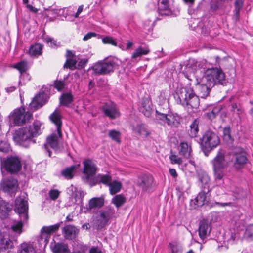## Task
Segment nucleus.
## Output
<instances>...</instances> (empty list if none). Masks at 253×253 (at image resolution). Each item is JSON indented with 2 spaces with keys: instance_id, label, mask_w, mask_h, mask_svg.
<instances>
[{
  "instance_id": "f257e3e1",
  "label": "nucleus",
  "mask_w": 253,
  "mask_h": 253,
  "mask_svg": "<svg viewBox=\"0 0 253 253\" xmlns=\"http://www.w3.org/2000/svg\"><path fill=\"white\" fill-rule=\"evenodd\" d=\"M41 125L40 121H35L32 125L29 127L19 128L13 134V140L21 146L28 147L31 143H36L33 138L42 133Z\"/></svg>"
},
{
  "instance_id": "f03ea898",
  "label": "nucleus",
  "mask_w": 253,
  "mask_h": 253,
  "mask_svg": "<svg viewBox=\"0 0 253 253\" xmlns=\"http://www.w3.org/2000/svg\"><path fill=\"white\" fill-rule=\"evenodd\" d=\"M173 95L176 102L184 107L196 109L199 106V96L196 94L191 84L177 89Z\"/></svg>"
},
{
  "instance_id": "7ed1b4c3",
  "label": "nucleus",
  "mask_w": 253,
  "mask_h": 253,
  "mask_svg": "<svg viewBox=\"0 0 253 253\" xmlns=\"http://www.w3.org/2000/svg\"><path fill=\"white\" fill-rule=\"evenodd\" d=\"M214 62L211 63L212 67L206 70L205 74L203 76V80H207L211 84V85L214 86L215 84L224 85L226 84V79L224 73L221 68L222 59L218 56L213 57Z\"/></svg>"
},
{
  "instance_id": "20e7f679",
  "label": "nucleus",
  "mask_w": 253,
  "mask_h": 253,
  "mask_svg": "<svg viewBox=\"0 0 253 253\" xmlns=\"http://www.w3.org/2000/svg\"><path fill=\"white\" fill-rule=\"evenodd\" d=\"M121 61L115 57H107L94 64L91 68L96 74L106 75L113 72L114 69L118 67Z\"/></svg>"
},
{
  "instance_id": "39448f33",
  "label": "nucleus",
  "mask_w": 253,
  "mask_h": 253,
  "mask_svg": "<svg viewBox=\"0 0 253 253\" xmlns=\"http://www.w3.org/2000/svg\"><path fill=\"white\" fill-rule=\"evenodd\" d=\"M199 143L204 153L209 152L219 145L220 139L214 131L208 130L206 131L202 137L200 138Z\"/></svg>"
},
{
  "instance_id": "423d86ee",
  "label": "nucleus",
  "mask_w": 253,
  "mask_h": 253,
  "mask_svg": "<svg viewBox=\"0 0 253 253\" xmlns=\"http://www.w3.org/2000/svg\"><path fill=\"white\" fill-rule=\"evenodd\" d=\"M32 117V113L26 111L23 106L15 109L9 115L10 121L15 126H22L26 124Z\"/></svg>"
},
{
  "instance_id": "0eeeda50",
  "label": "nucleus",
  "mask_w": 253,
  "mask_h": 253,
  "mask_svg": "<svg viewBox=\"0 0 253 253\" xmlns=\"http://www.w3.org/2000/svg\"><path fill=\"white\" fill-rule=\"evenodd\" d=\"M83 164L84 166L82 171L83 176L82 177V179L84 183L89 185L96 176L98 168L94 162L90 159L84 161Z\"/></svg>"
},
{
  "instance_id": "6e6552de",
  "label": "nucleus",
  "mask_w": 253,
  "mask_h": 253,
  "mask_svg": "<svg viewBox=\"0 0 253 253\" xmlns=\"http://www.w3.org/2000/svg\"><path fill=\"white\" fill-rule=\"evenodd\" d=\"M28 202L26 197L24 195L17 197L15 200L14 211L18 214L20 218L28 220Z\"/></svg>"
},
{
  "instance_id": "1a4fd4ad",
  "label": "nucleus",
  "mask_w": 253,
  "mask_h": 253,
  "mask_svg": "<svg viewBox=\"0 0 253 253\" xmlns=\"http://www.w3.org/2000/svg\"><path fill=\"white\" fill-rule=\"evenodd\" d=\"M233 153L232 162L233 166L236 169L239 170L244 167L248 162V159L244 149L241 147L235 148Z\"/></svg>"
},
{
  "instance_id": "9d476101",
  "label": "nucleus",
  "mask_w": 253,
  "mask_h": 253,
  "mask_svg": "<svg viewBox=\"0 0 253 253\" xmlns=\"http://www.w3.org/2000/svg\"><path fill=\"white\" fill-rule=\"evenodd\" d=\"M210 68L206 60L202 59L200 61H197L194 59H189L186 64L185 68L186 71L189 73H194L199 70L201 72H203L205 74L206 70Z\"/></svg>"
},
{
  "instance_id": "9b49d317",
  "label": "nucleus",
  "mask_w": 253,
  "mask_h": 253,
  "mask_svg": "<svg viewBox=\"0 0 253 253\" xmlns=\"http://www.w3.org/2000/svg\"><path fill=\"white\" fill-rule=\"evenodd\" d=\"M137 185L143 191H149L154 187L156 182L154 177L150 173H142L138 178Z\"/></svg>"
},
{
  "instance_id": "f8f14e48",
  "label": "nucleus",
  "mask_w": 253,
  "mask_h": 253,
  "mask_svg": "<svg viewBox=\"0 0 253 253\" xmlns=\"http://www.w3.org/2000/svg\"><path fill=\"white\" fill-rule=\"evenodd\" d=\"M60 226V224L58 223L53 225L44 226L42 228V234L40 238L38 239V242L40 244H43V248H45L47 244L48 238L50 237V235L57 231Z\"/></svg>"
},
{
  "instance_id": "ddd939ff",
  "label": "nucleus",
  "mask_w": 253,
  "mask_h": 253,
  "mask_svg": "<svg viewBox=\"0 0 253 253\" xmlns=\"http://www.w3.org/2000/svg\"><path fill=\"white\" fill-rule=\"evenodd\" d=\"M2 190L13 196L15 195L17 188V181L12 177L4 179L0 183Z\"/></svg>"
},
{
  "instance_id": "4468645a",
  "label": "nucleus",
  "mask_w": 253,
  "mask_h": 253,
  "mask_svg": "<svg viewBox=\"0 0 253 253\" xmlns=\"http://www.w3.org/2000/svg\"><path fill=\"white\" fill-rule=\"evenodd\" d=\"M4 167L7 171L11 173H16L21 170L22 165L19 158L10 157L5 161Z\"/></svg>"
},
{
  "instance_id": "2eb2a0df",
  "label": "nucleus",
  "mask_w": 253,
  "mask_h": 253,
  "mask_svg": "<svg viewBox=\"0 0 253 253\" xmlns=\"http://www.w3.org/2000/svg\"><path fill=\"white\" fill-rule=\"evenodd\" d=\"M102 110L105 115L111 120L119 118L121 115L116 105L113 102L105 103L102 107Z\"/></svg>"
},
{
  "instance_id": "dca6fc26",
  "label": "nucleus",
  "mask_w": 253,
  "mask_h": 253,
  "mask_svg": "<svg viewBox=\"0 0 253 253\" xmlns=\"http://www.w3.org/2000/svg\"><path fill=\"white\" fill-rule=\"evenodd\" d=\"M60 138L58 134L56 135L54 133L47 137L46 142L44 144L43 147L45 152L48 154L49 157L51 156V151L48 147H50L54 150H58L59 148V139Z\"/></svg>"
},
{
  "instance_id": "f3484780",
  "label": "nucleus",
  "mask_w": 253,
  "mask_h": 253,
  "mask_svg": "<svg viewBox=\"0 0 253 253\" xmlns=\"http://www.w3.org/2000/svg\"><path fill=\"white\" fill-rule=\"evenodd\" d=\"M213 86V85H211V84L206 80H204L202 76L197 84V88L201 97L205 98L208 96L211 88Z\"/></svg>"
},
{
  "instance_id": "a211bd4d",
  "label": "nucleus",
  "mask_w": 253,
  "mask_h": 253,
  "mask_svg": "<svg viewBox=\"0 0 253 253\" xmlns=\"http://www.w3.org/2000/svg\"><path fill=\"white\" fill-rule=\"evenodd\" d=\"M79 230L75 226L67 225L62 229L64 237L68 240H74L78 235Z\"/></svg>"
},
{
  "instance_id": "6ab92c4d",
  "label": "nucleus",
  "mask_w": 253,
  "mask_h": 253,
  "mask_svg": "<svg viewBox=\"0 0 253 253\" xmlns=\"http://www.w3.org/2000/svg\"><path fill=\"white\" fill-rule=\"evenodd\" d=\"M112 177L109 173L105 174H98L94 178L93 180L90 183L89 186L90 187H92L101 183L105 185L108 186L110 182L112 181Z\"/></svg>"
},
{
  "instance_id": "aec40b11",
  "label": "nucleus",
  "mask_w": 253,
  "mask_h": 253,
  "mask_svg": "<svg viewBox=\"0 0 253 253\" xmlns=\"http://www.w3.org/2000/svg\"><path fill=\"white\" fill-rule=\"evenodd\" d=\"M152 102L148 98H142L139 107V111L147 117L151 116L152 112Z\"/></svg>"
},
{
  "instance_id": "412c9836",
  "label": "nucleus",
  "mask_w": 253,
  "mask_h": 253,
  "mask_svg": "<svg viewBox=\"0 0 253 253\" xmlns=\"http://www.w3.org/2000/svg\"><path fill=\"white\" fill-rule=\"evenodd\" d=\"M49 118L50 121L56 125L57 133L59 137H62L61 126L62 122L60 113L56 110L50 115Z\"/></svg>"
},
{
  "instance_id": "4be33fe9",
  "label": "nucleus",
  "mask_w": 253,
  "mask_h": 253,
  "mask_svg": "<svg viewBox=\"0 0 253 253\" xmlns=\"http://www.w3.org/2000/svg\"><path fill=\"white\" fill-rule=\"evenodd\" d=\"M211 164L212 168H226L227 166L224 155L220 152L212 160Z\"/></svg>"
},
{
  "instance_id": "5701e85b",
  "label": "nucleus",
  "mask_w": 253,
  "mask_h": 253,
  "mask_svg": "<svg viewBox=\"0 0 253 253\" xmlns=\"http://www.w3.org/2000/svg\"><path fill=\"white\" fill-rule=\"evenodd\" d=\"M181 118L176 113H168L165 122L168 126L171 127H178L180 124Z\"/></svg>"
},
{
  "instance_id": "b1692460",
  "label": "nucleus",
  "mask_w": 253,
  "mask_h": 253,
  "mask_svg": "<svg viewBox=\"0 0 253 253\" xmlns=\"http://www.w3.org/2000/svg\"><path fill=\"white\" fill-rule=\"evenodd\" d=\"M210 192L209 189L207 190H202L200 192L195 199L196 203L195 204L197 207H201L205 204H207L209 202V198L207 194Z\"/></svg>"
},
{
  "instance_id": "393cba45",
  "label": "nucleus",
  "mask_w": 253,
  "mask_h": 253,
  "mask_svg": "<svg viewBox=\"0 0 253 253\" xmlns=\"http://www.w3.org/2000/svg\"><path fill=\"white\" fill-rule=\"evenodd\" d=\"M22 219L20 218V220L15 221L12 224L9 229V232L13 233L14 236H16L20 235L22 232L24 224L27 221V220Z\"/></svg>"
},
{
  "instance_id": "a878e982",
  "label": "nucleus",
  "mask_w": 253,
  "mask_h": 253,
  "mask_svg": "<svg viewBox=\"0 0 253 253\" xmlns=\"http://www.w3.org/2000/svg\"><path fill=\"white\" fill-rule=\"evenodd\" d=\"M158 12L161 15H169L171 11L169 8V0H159Z\"/></svg>"
},
{
  "instance_id": "bb28decb",
  "label": "nucleus",
  "mask_w": 253,
  "mask_h": 253,
  "mask_svg": "<svg viewBox=\"0 0 253 253\" xmlns=\"http://www.w3.org/2000/svg\"><path fill=\"white\" fill-rule=\"evenodd\" d=\"M208 221L203 220L200 221L199 227V235L200 238L204 240L210 233L211 229H209Z\"/></svg>"
},
{
  "instance_id": "cd10ccee",
  "label": "nucleus",
  "mask_w": 253,
  "mask_h": 253,
  "mask_svg": "<svg viewBox=\"0 0 253 253\" xmlns=\"http://www.w3.org/2000/svg\"><path fill=\"white\" fill-rule=\"evenodd\" d=\"M150 52V50L148 45L139 46L136 48L134 53L131 55V59L135 60L137 58L141 57L143 55H146Z\"/></svg>"
},
{
  "instance_id": "c85d7f7f",
  "label": "nucleus",
  "mask_w": 253,
  "mask_h": 253,
  "mask_svg": "<svg viewBox=\"0 0 253 253\" xmlns=\"http://www.w3.org/2000/svg\"><path fill=\"white\" fill-rule=\"evenodd\" d=\"M104 203V199L103 197H94L91 198L88 203V209H99L103 206Z\"/></svg>"
},
{
  "instance_id": "c756f323",
  "label": "nucleus",
  "mask_w": 253,
  "mask_h": 253,
  "mask_svg": "<svg viewBox=\"0 0 253 253\" xmlns=\"http://www.w3.org/2000/svg\"><path fill=\"white\" fill-rule=\"evenodd\" d=\"M191 148L187 143L181 142L179 146V153L185 158H190L191 156Z\"/></svg>"
},
{
  "instance_id": "7c9ffc66",
  "label": "nucleus",
  "mask_w": 253,
  "mask_h": 253,
  "mask_svg": "<svg viewBox=\"0 0 253 253\" xmlns=\"http://www.w3.org/2000/svg\"><path fill=\"white\" fill-rule=\"evenodd\" d=\"M52 250L53 253H70L67 244L63 243H55Z\"/></svg>"
},
{
  "instance_id": "2f4dec72",
  "label": "nucleus",
  "mask_w": 253,
  "mask_h": 253,
  "mask_svg": "<svg viewBox=\"0 0 253 253\" xmlns=\"http://www.w3.org/2000/svg\"><path fill=\"white\" fill-rule=\"evenodd\" d=\"M13 247V243L12 241L9 239L4 238V235L0 230V249L6 250L11 249Z\"/></svg>"
},
{
  "instance_id": "473e14b6",
  "label": "nucleus",
  "mask_w": 253,
  "mask_h": 253,
  "mask_svg": "<svg viewBox=\"0 0 253 253\" xmlns=\"http://www.w3.org/2000/svg\"><path fill=\"white\" fill-rule=\"evenodd\" d=\"M244 4L243 0H236L234 2V15L233 19L236 22L240 20V12L241 9L242 8Z\"/></svg>"
},
{
  "instance_id": "72a5a7b5",
  "label": "nucleus",
  "mask_w": 253,
  "mask_h": 253,
  "mask_svg": "<svg viewBox=\"0 0 253 253\" xmlns=\"http://www.w3.org/2000/svg\"><path fill=\"white\" fill-rule=\"evenodd\" d=\"M59 100L62 105L68 107L73 101V95L71 92L63 93Z\"/></svg>"
},
{
  "instance_id": "f704fd0d",
  "label": "nucleus",
  "mask_w": 253,
  "mask_h": 253,
  "mask_svg": "<svg viewBox=\"0 0 253 253\" xmlns=\"http://www.w3.org/2000/svg\"><path fill=\"white\" fill-rule=\"evenodd\" d=\"M115 211L113 207L110 206L106 207L104 210H101L99 213L103 216L106 218L108 221L112 218L115 214Z\"/></svg>"
},
{
  "instance_id": "c9c22d12",
  "label": "nucleus",
  "mask_w": 253,
  "mask_h": 253,
  "mask_svg": "<svg viewBox=\"0 0 253 253\" xmlns=\"http://www.w3.org/2000/svg\"><path fill=\"white\" fill-rule=\"evenodd\" d=\"M199 122L195 119L190 125V129L188 130V134L190 137L195 138L197 137L198 132Z\"/></svg>"
},
{
  "instance_id": "e433bc0d",
  "label": "nucleus",
  "mask_w": 253,
  "mask_h": 253,
  "mask_svg": "<svg viewBox=\"0 0 253 253\" xmlns=\"http://www.w3.org/2000/svg\"><path fill=\"white\" fill-rule=\"evenodd\" d=\"M122 183L117 180L111 181L108 186L109 187L110 194L112 195L119 192L122 188Z\"/></svg>"
},
{
  "instance_id": "4c0bfd02",
  "label": "nucleus",
  "mask_w": 253,
  "mask_h": 253,
  "mask_svg": "<svg viewBox=\"0 0 253 253\" xmlns=\"http://www.w3.org/2000/svg\"><path fill=\"white\" fill-rule=\"evenodd\" d=\"M126 201V197L122 194H118L115 195L111 200V203L113 204L116 208H119L121 207Z\"/></svg>"
},
{
  "instance_id": "58836bf2",
  "label": "nucleus",
  "mask_w": 253,
  "mask_h": 253,
  "mask_svg": "<svg viewBox=\"0 0 253 253\" xmlns=\"http://www.w3.org/2000/svg\"><path fill=\"white\" fill-rule=\"evenodd\" d=\"M76 168L77 167L75 165L66 168L62 171L61 175L66 179H71L73 178V172Z\"/></svg>"
},
{
  "instance_id": "ea45409f",
  "label": "nucleus",
  "mask_w": 253,
  "mask_h": 253,
  "mask_svg": "<svg viewBox=\"0 0 253 253\" xmlns=\"http://www.w3.org/2000/svg\"><path fill=\"white\" fill-rule=\"evenodd\" d=\"M226 168H213L215 180L218 181L223 180L226 174L225 169Z\"/></svg>"
},
{
  "instance_id": "a19ab883",
  "label": "nucleus",
  "mask_w": 253,
  "mask_h": 253,
  "mask_svg": "<svg viewBox=\"0 0 253 253\" xmlns=\"http://www.w3.org/2000/svg\"><path fill=\"white\" fill-rule=\"evenodd\" d=\"M42 46L39 43H36L30 46L29 53L31 56H36L40 55L42 53Z\"/></svg>"
},
{
  "instance_id": "79ce46f5",
  "label": "nucleus",
  "mask_w": 253,
  "mask_h": 253,
  "mask_svg": "<svg viewBox=\"0 0 253 253\" xmlns=\"http://www.w3.org/2000/svg\"><path fill=\"white\" fill-rule=\"evenodd\" d=\"M109 221L103 216L99 213V215L97 216L96 220L95 221V225L98 229H100L104 227L108 224Z\"/></svg>"
},
{
  "instance_id": "37998d69",
  "label": "nucleus",
  "mask_w": 253,
  "mask_h": 253,
  "mask_svg": "<svg viewBox=\"0 0 253 253\" xmlns=\"http://www.w3.org/2000/svg\"><path fill=\"white\" fill-rule=\"evenodd\" d=\"M13 68L17 69L22 74L28 69V62L25 60L21 61L14 64Z\"/></svg>"
},
{
  "instance_id": "c03bdc74",
  "label": "nucleus",
  "mask_w": 253,
  "mask_h": 253,
  "mask_svg": "<svg viewBox=\"0 0 253 253\" xmlns=\"http://www.w3.org/2000/svg\"><path fill=\"white\" fill-rule=\"evenodd\" d=\"M134 131L139 135L146 136L149 134L147 126L144 124H138L135 128Z\"/></svg>"
},
{
  "instance_id": "a18cd8bd",
  "label": "nucleus",
  "mask_w": 253,
  "mask_h": 253,
  "mask_svg": "<svg viewBox=\"0 0 253 253\" xmlns=\"http://www.w3.org/2000/svg\"><path fill=\"white\" fill-rule=\"evenodd\" d=\"M222 137L223 139L227 142H232L233 139L231 135V128L229 126H226L223 128Z\"/></svg>"
},
{
  "instance_id": "49530a36",
  "label": "nucleus",
  "mask_w": 253,
  "mask_h": 253,
  "mask_svg": "<svg viewBox=\"0 0 253 253\" xmlns=\"http://www.w3.org/2000/svg\"><path fill=\"white\" fill-rule=\"evenodd\" d=\"M21 250L20 253H35L33 246L29 243H23L21 245Z\"/></svg>"
},
{
  "instance_id": "de8ad7c7",
  "label": "nucleus",
  "mask_w": 253,
  "mask_h": 253,
  "mask_svg": "<svg viewBox=\"0 0 253 253\" xmlns=\"http://www.w3.org/2000/svg\"><path fill=\"white\" fill-rule=\"evenodd\" d=\"M108 135L113 140L117 142L118 143L121 142L120 139L121 133L119 131L116 130H111L108 133Z\"/></svg>"
},
{
  "instance_id": "09e8293b",
  "label": "nucleus",
  "mask_w": 253,
  "mask_h": 253,
  "mask_svg": "<svg viewBox=\"0 0 253 253\" xmlns=\"http://www.w3.org/2000/svg\"><path fill=\"white\" fill-rule=\"evenodd\" d=\"M44 41L52 47L60 46V42H58L56 40L51 37H46L44 38Z\"/></svg>"
},
{
  "instance_id": "8fccbe9b",
  "label": "nucleus",
  "mask_w": 253,
  "mask_h": 253,
  "mask_svg": "<svg viewBox=\"0 0 253 253\" xmlns=\"http://www.w3.org/2000/svg\"><path fill=\"white\" fill-rule=\"evenodd\" d=\"M41 107H42L41 103H39L38 100H36L35 97L33 99L29 104V108L32 111L36 110Z\"/></svg>"
},
{
  "instance_id": "3c124183",
  "label": "nucleus",
  "mask_w": 253,
  "mask_h": 253,
  "mask_svg": "<svg viewBox=\"0 0 253 253\" xmlns=\"http://www.w3.org/2000/svg\"><path fill=\"white\" fill-rule=\"evenodd\" d=\"M220 111V109L219 108L214 107L213 108L211 111L207 113V116L209 119L212 120L217 116Z\"/></svg>"
},
{
  "instance_id": "603ef678",
  "label": "nucleus",
  "mask_w": 253,
  "mask_h": 253,
  "mask_svg": "<svg viewBox=\"0 0 253 253\" xmlns=\"http://www.w3.org/2000/svg\"><path fill=\"white\" fill-rule=\"evenodd\" d=\"M102 42L104 44H109L114 46H117L116 41L111 37L106 36L102 39Z\"/></svg>"
},
{
  "instance_id": "864d4df0",
  "label": "nucleus",
  "mask_w": 253,
  "mask_h": 253,
  "mask_svg": "<svg viewBox=\"0 0 253 253\" xmlns=\"http://www.w3.org/2000/svg\"><path fill=\"white\" fill-rule=\"evenodd\" d=\"M35 97L36 98V100H38L39 103H41L42 106L47 101V96L43 93L36 95Z\"/></svg>"
},
{
  "instance_id": "5fc2aeb1",
  "label": "nucleus",
  "mask_w": 253,
  "mask_h": 253,
  "mask_svg": "<svg viewBox=\"0 0 253 253\" xmlns=\"http://www.w3.org/2000/svg\"><path fill=\"white\" fill-rule=\"evenodd\" d=\"M10 150V145L6 141H1L0 142V152L7 153Z\"/></svg>"
},
{
  "instance_id": "6e6d98bb",
  "label": "nucleus",
  "mask_w": 253,
  "mask_h": 253,
  "mask_svg": "<svg viewBox=\"0 0 253 253\" xmlns=\"http://www.w3.org/2000/svg\"><path fill=\"white\" fill-rule=\"evenodd\" d=\"M77 63V61L76 60L69 58L67 59L66 63L64 64V66L70 69L77 68V67H76Z\"/></svg>"
},
{
  "instance_id": "4d7b16f0",
  "label": "nucleus",
  "mask_w": 253,
  "mask_h": 253,
  "mask_svg": "<svg viewBox=\"0 0 253 253\" xmlns=\"http://www.w3.org/2000/svg\"><path fill=\"white\" fill-rule=\"evenodd\" d=\"M155 112L157 119L161 121L162 123L165 124L168 114L161 113L157 110H156Z\"/></svg>"
},
{
  "instance_id": "13d9d810",
  "label": "nucleus",
  "mask_w": 253,
  "mask_h": 253,
  "mask_svg": "<svg viewBox=\"0 0 253 253\" xmlns=\"http://www.w3.org/2000/svg\"><path fill=\"white\" fill-rule=\"evenodd\" d=\"M60 192L57 189H52L49 192V196L51 200H56L60 195Z\"/></svg>"
},
{
  "instance_id": "bf43d9fd",
  "label": "nucleus",
  "mask_w": 253,
  "mask_h": 253,
  "mask_svg": "<svg viewBox=\"0 0 253 253\" xmlns=\"http://www.w3.org/2000/svg\"><path fill=\"white\" fill-rule=\"evenodd\" d=\"M231 111L238 115L240 114L242 112V110L241 106L236 103H232L231 104Z\"/></svg>"
},
{
  "instance_id": "052dcab7",
  "label": "nucleus",
  "mask_w": 253,
  "mask_h": 253,
  "mask_svg": "<svg viewBox=\"0 0 253 253\" xmlns=\"http://www.w3.org/2000/svg\"><path fill=\"white\" fill-rule=\"evenodd\" d=\"M169 159L172 164H181L182 162L181 158L174 154L170 155Z\"/></svg>"
},
{
  "instance_id": "680f3d73",
  "label": "nucleus",
  "mask_w": 253,
  "mask_h": 253,
  "mask_svg": "<svg viewBox=\"0 0 253 253\" xmlns=\"http://www.w3.org/2000/svg\"><path fill=\"white\" fill-rule=\"evenodd\" d=\"M64 83L62 81H55L54 83V87L58 91H61L64 87Z\"/></svg>"
},
{
  "instance_id": "e2e57ef3",
  "label": "nucleus",
  "mask_w": 253,
  "mask_h": 253,
  "mask_svg": "<svg viewBox=\"0 0 253 253\" xmlns=\"http://www.w3.org/2000/svg\"><path fill=\"white\" fill-rule=\"evenodd\" d=\"M88 62V59L87 58L81 59L77 64V68L78 69L84 68Z\"/></svg>"
},
{
  "instance_id": "0e129e2a",
  "label": "nucleus",
  "mask_w": 253,
  "mask_h": 253,
  "mask_svg": "<svg viewBox=\"0 0 253 253\" xmlns=\"http://www.w3.org/2000/svg\"><path fill=\"white\" fill-rule=\"evenodd\" d=\"M245 234L249 237H253V224L248 226L246 230Z\"/></svg>"
},
{
  "instance_id": "69168bd1",
  "label": "nucleus",
  "mask_w": 253,
  "mask_h": 253,
  "mask_svg": "<svg viewBox=\"0 0 253 253\" xmlns=\"http://www.w3.org/2000/svg\"><path fill=\"white\" fill-rule=\"evenodd\" d=\"M48 10L51 12L52 14L58 16L61 15L60 12L61 11L62 9L51 7L49 8Z\"/></svg>"
},
{
  "instance_id": "338daca9",
  "label": "nucleus",
  "mask_w": 253,
  "mask_h": 253,
  "mask_svg": "<svg viewBox=\"0 0 253 253\" xmlns=\"http://www.w3.org/2000/svg\"><path fill=\"white\" fill-rule=\"evenodd\" d=\"M96 34L94 32H88L87 33L83 38L84 41H87L92 37H95Z\"/></svg>"
},
{
  "instance_id": "774afa93",
  "label": "nucleus",
  "mask_w": 253,
  "mask_h": 253,
  "mask_svg": "<svg viewBox=\"0 0 253 253\" xmlns=\"http://www.w3.org/2000/svg\"><path fill=\"white\" fill-rule=\"evenodd\" d=\"M172 253H181V250L176 245L171 246Z\"/></svg>"
}]
</instances>
